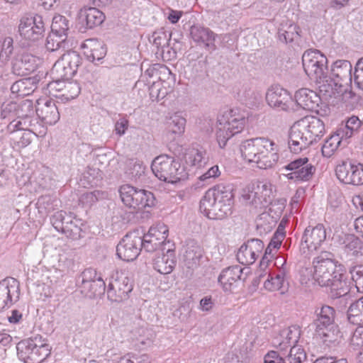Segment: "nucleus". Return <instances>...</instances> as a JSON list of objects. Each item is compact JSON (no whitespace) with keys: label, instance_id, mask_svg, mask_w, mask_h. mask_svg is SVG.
<instances>
[{"label":"nucleus","instance_id":"nucleus-10","mask_svg":"<svg viewBox=\"0 0 363 363\" xmlns=\"http://www.w3.org/2000/svg\"><path fill=\"white\" fill-rule=\"evenodd\" d=\"M118 192L123 204L135 211L155 205L154 195L149 191L124 184L120 186Z\"/></svg>","mask_w":363,"mask_h":363},{"label":"nucleus","instance_id":"nucleus-30","mask_svg":"<svg viewBox=\"0 0 363 363\" xmlns=\"http://www.w3.org/2000/svg\"><path fill=\"white\" fill-rule=\"evenodd\" d=\"M84 55L91 62L99 61L106 55L107 48L104 42L96 38H89L81 45Z\"/></svg>","mask_w":363,"mask_h":363},{"label":"nucleus","instance_id":"nucleus-46","mask_svg":"<svg viewBox=\"0 0 363 363\" xmlns=\"http://www.w3.org/2000/svg\"><path fill=\"white\" fill-rule=\"evenodd\" d=\"M13 40L11 37H6L3 41H0V63L4 65L8 62L13 54Z\"/></svg>","mask_w":363,"mask_h":363},{"label":"nucleus","instance_id":"nucleus-24","mask_svg":"<svg viewBox=\"0 0 363 363\" xmlns=\"http://www.w3.org/2000/svg\"><path fill=\"white\" fill-rule=\"evenodd\" d=\"M326 239V230L323 224L307 227L301 239V246L310 251L316 250Z\"/></svg>","mask_w":363,"mask_h":363},{"label":"nucleus","instance_id":"nucleus-9","mask_svg":"<svg viewBox=\"0 0 363 363\" xmlns=\"http://www.w3.org/2000/svg\"><path fill=\"white\" fill-rule=\"evenodd\" d=\"M151 168L160 180L172 184L184 179L186 174L180 163L167 155H160L155 157Z\"/></svg>","mask_w":363,"mask_h":363},{"label":"nucleus","instance_id":"nucleus-7","mask_svg":"<svg viewBox=\"0 0 363 363\" xmlns=\"http://www.w3.org/2000/svg\"><path fill=\"white\" fill-rule=\"evenodd\" d=\"M17 354L24 363H41L49 357L51 347L40 335L20 341L16 345Z\"/></svg>","mask_w":363,"mask_h":363},{"label":"nucleus","instance_id":"nucleus-63","mask_svg":"<svg viewBox=\"0 0 363 363\" xmlns=\"http://www.w3.org/2000/svg\"><path fill=\"white\" fill-rule=\"evenodd\" d=\"M220 174V172L219 170L218 166L214 165L211 167L206 173L203 174L199 177V179L201 181L206 182L208 184L211 182V179L219 177Z\"/></svg>","mask_w":363,"mask_h":363},{"label":"nucleus","instance_id":"nucleus-32","mask_svg":"<svg viewBox=\"0 0 363 363\" xmlns=\"http://www.w3.org/2000/svg\"><path fill=\"white\" fill-rule=\"evenodd\" d=\"M350 285L351 283L347 277L337 272L333 275L328 285L325 286L330 288V294L333 298H337L348 294L350 291Z\"/></svg>","mask_w":363,"mask_h":363},{"label":"nucleus","instance_id":"nucleus-14","mask_svg":"<svg viewBox=\"0 0 363 363\" xmlns=\"http://www.w3.org/2000/svg\"><path fill=\"white\" fill-rule=\"evenodd\" d=\"M50 221L57 231L62 233L67 238L74 240L81 238V222L71 213H67L64 211H59L52 216Z\"/></svg>","mask_w":363,"mask_h":363},{"label":"nucleus","instance_id":"nucleus-11","mask_svg":"<svg viewBox=\"0 0 363 363\" xmlns=\"http://www.w3.org/2000/svg\"><path fill=\"white\" fill-rule=\"evenodd\" d=\"M328 60L318 50H308L302 56V63L306 74L317 84H323L328 77Z\"/></svg>","mask_w":363,"mask_h":363},{"label":"nucleus","instance_id":"nucleus-2","mask_svg":"<svg viewBox=\"0 0 363 363\" xmlns=\"http://www.w3.org/2000/svg\"><path fill=\"white\" fill-rule=\"evenodd\" d=\"M325 133L323 121L313 116H305L291 127L289 147L291 152L298 153L316 143Z\"/></svg>","mask_w":363,"mask_h":363},{"label":"nucleus","instance_id":"nucleus-26","mask_svg":"<svg viewBox=\"0 0 363 363\" xmlns=\"http://www.w3.org/2000/svg\"><path fill=\"white\" fill-rule=\"evenodd\" d=\"M266 101L269 106L279 111H287L291 96L287 90L276 86L269 88L266 94Z\"/></svg>","mask_w":363,"mask_h":363},{"label":"nucleus","instance_id":"nucleus-35","mask_svg":"<svg viewBox=\"0 0 363 363\" xmlns=\"http://www.w3.org/2000/svg\"><path fill=\"white\" fill-rule=\"evenodd\" d=\"M170 250H171L169 248L168 255L162 254L161 255H157L153 260L155 269L160 274H170L176 265L177 261L175 255H173Z\"/></svg>","mask_w":363,"mask_h":363},{"label":"nucleus","instance_id":"nucleus-33","mask_svg":"<svg viewBox=\"0 0 363 363\" xmlns=\"http://www.w3.org/2000/svg\"><path fill=\"white\" fill-rule=\"evenodd\" d=\"M243 268L239 265L229 267L222 271L218 277V282L225 291H231L234 283L242 279Z\"/></svg>","mask_w":363,"mask_h":363},{"label":"nucleus","instance_id":"nucleus-29","mask_svg":"<svg viewBox=\"0 0 363 363\" xmlns=\"http://www.w3.org/2000/svg\"><path fill=\"white\" fill-rule=\"evenodd\" d=\"M190 35L192 39L205 45L211 52L216 50L215 34L202 24H193L190 28Z\"/></svg>","mask_w":363,"mask_h":363},{"label":"nucleus","instance_id":"nucleus-42","mask_svg":"<svg viewBox=\"0 0 363 363\" xmlns=\"http://www.w3.org/2000/svg\"><path fill=\"white\" fill-rule=\"evenodd\" d=\"M203 256V250L199 245L189 247L184 255V262L188 268L196 267Z\"/></svg>","mask_w":363,"mask_h":363},{"label":"nucleus","instance_id":"nucleus-36","mask_svg":"<svg viewBox=\"0 0 363 363\" xmlns=\"http://www.w3.org/2000/svg\"><path fill=\"white\" fill-rule=\"evenodd\" d=\"M20 35L30 41H35L43 38L45 33L43 24H19Z\"/></svg>","mask_w":363,"mask_h":363},{"label":"nucleus","instance_id":"nucleus-4","mask_svg":"<svg viewBox=\"0 0 363 363\" xmlns=\"http://www.w3.org/2000/svg\"><path fill=\"white\" fill-rule=\"evenodd\" d=\"M242 157L248 163L267 169L273 167L279 160V155L274 141L260 137L245 140L240 146Z\"/></svg>","mask_w":363,"mask_h":363},{"label":"nucleus","instance_id":"nucleus-54","mask_svg":"<svg viewBox=\"0 0 363 363\" xmlns=\"http://www.w3.org/2000/svg\"><path fill=\"white\" fill-rule=\"evenodd\" d=\"M148 84H152L149 90L150 96L152 101H158L165 97L167 91L161 89L160 84H157L155 81H149Z\"/></svg>","mask_w":363,"mask_h":363},{"label":"nucleus","instance_id":"nucleus-41","mask_svg":"<svg viewBox=\"0 0 363 363\" xmlns=\"http://www.w3.org/2000/svg\"><path fill=\"white\" fill-rule=\"evenodd\" d=\"M186 119L178 113L171 116L167 121V130L175 135H180L184 132Z\"/></svg>","mask_w":363,"mask_h":363},{"label":"nucleus","instance_id":"nucleus-1","mask_svg":"<svg viewBox=\"0 0 363 363\" xmlns=\"http://www.w3.org/2000/svg\"><path fill=\"white\" fill-rule=\"evenodd\" d=\"M234 204L231 185L218 184L209 189L200 201V211L210 219H223L232 214Z\"/></svg>","mask_w":363,"mask_h":363},{"label":"nucleus","instance_id":"nucleus-22","mask_svg":"<svg viewBox=\"0 0 363 363\" xmlns=\"http://www.w3.org/2000/svg\"><path fill=\"white\" fill-rule=\"evenodd\" d=\"M20 296L19 282L7 277L0 281V311L17 302Z\"/></svg>","mask_w":363,"mask_h":363},{"label":"nucleus","instance_id":"nucleus-64","mask_svg":"<svg viewBox=\"0 0 363 363\" xmlns=\"http://www.w3.org/2000/svg\"><path fill=\"white\" fill-rule=\"evenodd\" d=\"M351 343L359 347H363V326L357 327L351 338Z\"/></svg>","mask_w":363,"mask_h":363},{"label":"nucleus","instance_id":"nucleus-19","mask_svg":"<svg viewBox=\"0 0 363 363\" xmlns=\"http://www.w3.org/2000/svg\"><path fill=\"white\" fill-rule=\"evenodd\" d=\"M337 179L347 184H363V164H353L351 162H342L335 168Z\"/></svg>","mask_w":363,"mask_h":363},{"label":"nucleus","instance_id":"nucleus-47","mask_svg":"<svg viewBox=\"0 0 363 363\" xmlns=\"http://www.w3.org/2000/svg\"><path fill=\"white\" fill-rule=\"evenodd\" d=\"M285 275L286 270L279 269L275 277H272L270 279H267L264 281V288L272 291L280 290L283 286Z\"/></svg>","mask_w":363,"mask_h":363},{"label":"nucleus","instance_id":"nucleus-60","mask_svg":"<svg viewBox=\"0 0 363 363\" xmlns=\"http://www.w3.org/2000/svg\"><path fill=\"white\" fill-rule=\"evenodd\" d=\"M68 30V24H51V31L49 34L51 35L52 38L56 36L67 39Z\"/></svg>","mask_w":363,"mask_h":363},{"label":"nucleus","instance_id":"nucleus-8","mask_svg":"<svg viewBox=\"0 0 363 363\" xmlns=\"http://www.w3.org/2000/svg\"><path fill=\"white\" fill-rule=\"evenodd\" d=\"M245 117L238 109H229L218 118L216 138L220 147H224L228 140L240 133L244 128Z\"/></svg>","mask_w":363,"mask_h":363},{"label":"nucleus","instance_id":"nucleus-23","mask_svg":"<svg viewBox=\"0 0 363 363\" xmlns=\"http://www.w3.org/2000/svg\"><path fill=\"white\" fill-rule=\"evenodd\" d=\"M300 337V330L295 326L288 327L282 329L279 335H277L273 339L272 343L274 347L279 348L280 350H287L290 349V353H291V349L294 350L293 353H296L297 350L295 345L298 340Z\"/></svg>","mask_w":363,"mask_h":363},{"label":"nucleus","instance_id":"nucleus-45","mask_svg":"<svg viewBox=\"0 0 363 363\" xmlns=\"http://www.w3.org/2000/svg\"><path fill=\"white\" fill-rule=\"evenodd\" d=\"M169 72L168 68L161 64H154L150 65L142 74V78L145 79L147 84H148L149 81H155L161 79L162 72Z\"/></svg>","mask_w":363,"mask_h":363},{"label":"nucleus","instance_id":"nucleus-56","mask_svg":"<svg viewBox=\"0 0 363 363\" xmlns=\"http://www.w3.org/2000/svg\"><path fill=\"white\" fill-rule=\"evenodd\" d=\"M169 35L165 32L158 30L153 33L152 35V43L157 48V54L160 52V48H163L168 43Z\"/></svg>","mask_w":363,"mask_h":363},{"label":"nucleus","instance_id":"nucleus-28","mask_svg":"<svg viewBox=\"0 0 363 363\" xmlns=\"http://www.w3.org/2000/svg\"><path fill=\"white\" fill-rule=\"evenodd\" d=\"M295 101L303 109L319 113L320 97L313 90L303 88L296 91Z\"/></svg>","mask_w":363,"mask_h":363},{"label":"nucleus","instance_id":"nucleus-58","mask_svg":"<svg viewBox=\"0 0 363 363\" xmlns=\"http://www.w3.org/2000/svg\"><path fill=\"white\" fill-rule=\"evenodd\" d=\"M294 351L291 349V353L284 358L282 363H303L306 360V354L303 349L297 350L296 353H293Z\"/></svg>","mask_w":363,"mask_h":363},{"label":"nucleus","instance_id":"nucleus-52","mask_svg":"<svg viewBox=\"0 0 363 363\" xmlns=\"http://www.w3.org/2000/svg\"><path fill=\"white\" fill-rule=\"evenodd\" d=\"M143 247L146 252H154L159 250L162 242L153 237L148 233L142 238Z\"/></svg>","mask_w":363,"mask_h":363},{"label":"nucleus","instance_id":"nucleus-17","mask_svg":"<svg viewBox=\"0 0 363 363\" xmlns=\"http://www.w3.org/2000/svg\"><path fill=\"white\" fill-rule=\"evenodd\" d=\"M142 249V237L138 231H133L128 233L118 243L116 252L121 259L130 262L138 257Z\"/></svg>","mask_w":363,"mask_h":363},{"label":"nucleus","instance_id":"nucleus-48","mask_svg":"<svg viewBox=\"0 0 363 363\" xmlns=\"http://www.w3.org/2000/svg\"><path fill=\"white\" fill-rule=\"evenodd\" d=\"M63 92L60 94V99L62 100H71L76 98L79 92L80 87L76 82H65Z\"/></svg>","mask_w":363,"mask_h":363},{"label":"nucleus","instance_id":"nucleus-27","mask_svg":"<svg viewBox=\"0 0 363 363\" xmlns=\"http://www.w3.org/2000/svg\"><path fill=\"white\" fill-rule=\"evenodd\" d=\"M36 116L43 123L54 125L60 119V113L55 101L52 99H43L37 101Z\"/></svg>","mask_w":363,"mask_h":363},{"label":"nucleus","instance_id":"nucleus-62","mask_svg":"<svg viewBox=\"0 0 363 363\" xmlns=\"http://www.w3.org/2000/svg\"><path fill=\"white\" fill-rule=\"evenodd\" d=\"M354 82L359 89L363 90V57L359 59L356 64Z\"/></svg>","mask_w":363,"mask_h":363},{"label":"nucleus","instance_id":"nucleus-3","mask_svg":"<svg viewBox=\"0 0 363 363\" xmlns=\"http://www.w3.org/2000/svg\"><path fill=\"white\" fill-rule=\"evenodd\" d=\"M352 82V65L348 60H337L324 84L319 86L320 92L347 102L354 96L349 84Z\"/></svg>","mask_w":363,"mask_h":363},{"label":"nucleus","instance_id":"nucleus-16","mask_svg":"<svg viewBox=\"0 0 363 363\" xmlns=\"http://www.w3.org/2000/svg\"><path fill=\"white\" fill-rule=\"evenodd\" d=\"M77 282L81 293L89 298L101 295L105 291V282L101 277H97L96 272L94 269L84 270Z\"/></svg>","mask_w":363,"mask_h":363},{"label":"nucleus","instance_id":"nucleus-57","mask_svg":"<svg viewBox=\"0 0 363 363\" xmlns=\"http://www.w3.org/2000/svg\"><path fill=\"white\" fill-rule=\"evenodd\" d=\"M65 79H56L55 81L48 84V90L50 95L60 99V94L63 92L64 84Z\"/></svg>","mask_w":363,"mask_h":363},{"label":"nucleus","instance_id":"nucleus-38","mask_svg":"<svg viewBox=\"0 0 363 363\" xmlns=\"http://www.w3.org/2000/svg\"><path fill=\"white\" fill-rule=\"evenodd\" d=\"M300 32L298 24H280L277 34L280 41L288 43L298 38Z\"/></svg>","mask_w":363,"mask_h":363},{"label":"nucleus","instance_id":"nucleus-43","mask_svg":"<svg viewBox=\"0 0 363 363\" xmlns=\"http://www.w3.org/2000/svg\"><path fill=\"white\" fill-rule=\"evenodd\" d=\"M342 140V139L336 132L331 135L327 138L322 146L321 150L323 155L326 157H331L340 146Z\"/></svg>","mask_w":363,"mask_h":363},{"label":"nucleus","instance_id":"nucleus-13","mask_svg":"<svg viewBox=\"0 0 363 363\" xmlns=\"http://www.w3.org/2000/svg\"><path fill=\"white\" fill-rule=\"evenodd\" d=\"M313 264L314 269L313 277L320 286L328 285L333 275L337 273L335 271L334 255L330 252H321L313 259Z\"/></svg>","mask_w":363,"mask_h":363},{"label":"nucleus","instance_id":"nucleus-15","mask_svg":"<svg viewBox=\"0 0 363 363\" xmlns=\"http://www.w3.org/2000/svg\"><path fill=\"white\" fill-rule=\"evenodd\" d=\"M82 58L76 51H69L62 55L53 65L52 74L56 79H69L77 71Z\"/></svg>","mask_w":363,"mask_h":363},{"label":"nucleus","instance_id":"nucleus-50","mask_svg":"<svg viewBox=\"0 0 363 363\" xmlns=\"http://www.w3.org/2000/svg\"><path fill=\"white\" fill-rule=\"evenodd\" d=\"M236 257L238 261L243 265L253 264L257 259V257L253 256L252 252L249 250V248L245 244L241 245Z\"/></svg>","mask_w":363,"mask_h":363},{"label":"nucleus","instance_id":"nucleus-5","mask_svg":"<svg viewBox=\"0 0 363 363\" xmlns=\"http://www.w3.org/2000/svg\"><path fill=\"white\" fill-rule=\"evenodd\" d=\"M7 130L10 133L17 130L30 131L37 137H43L47 132L46 127L36 116V108L33 101L29 99L18 103L17 118L10 121Z\"/></svg>","mask_w":363,"mask_h":363},{"label":"nucleus","instance_id":"nucleus-55","mask_svg":"<svg viewBox=\"0 0 363 363\" xmlns=\"http://www.w3.org/2000/svg\"><path fill=\"white\" fill-rule=\"evenodd\" d=\"M148 233L157 238L159 241L164 242L168 236V229L164 224H159L151 227L148 230Z\"/></svg>","mask_w":363,"mask_h":363},{"label":"nucleus","instance_id":"nucleus-6","mask_svg":"<svg viewBox=\"0 0 363 363\" xmlns=\"http://www.w3.org/2000/svg\"><path fill=\"white\" fill-rule=\"evenodd\" d=\"M336 311L333 307L324 305L315 310L313 325L315 334L330 346L338 342L340 332L335 323Z\"/></svg>","mask_w":363,"mask_h":363},{"label":"nucleus","instance_id":"nucleus-49","mask_svg":"<svg viewBox=\"0 0 363 363\" xmlns=\"http://www.w3.org/2000/svg\"><path fill=\"white\" fill-rule=\"evenodd\" d=\"M284 237V230L281 228V225H279L265 250L266 255H271L272 253V250L279 248Z\"/></svg>","mask_w":363,"mask_h":363},{"label":"nucleus","instance_id":"nucleus-44","mask_svg":"<svg viewBox=\"0 0 363 363\" xmlns=\"http://www.w3.org/2000/svg\"><path fill=\"white\" fill-rule=\"evenodd\" d=\"M206 152L199 150L192 149L184 156L187 164L197 167H201L206 163Z\"/></svg>","mask_w":363,"mask_h":363},{"label":"nucleus","instance_id":"nucleus-18","mask_svg":"<svg viewBox=\"0 0 363 363\" xmlns=\"http://www.w3.org/2000/svg\"><path fill=\"white\" fill-rule=\"evenodd\" d=\"M284 169L290 172L286 174L289 179L309 181L315 172V167L309 162L306 157H300L286 165Z\"/></svg>","mask_w":363,"mask_h":363},{"label":"nucleus","instance_id":"nucleus-21","mask_svg":"<svg viewBox=\"0 0 363 363\" xmlns=\"http://www.w3.org/2000/svg\"><path fill=\"white\" fill-rule=\"evenodd\" d=\"M270 194L271 189L268 184L257 181L247 186L242 197L250 203L257 206L269 203Z\"/></svg>","mask_w":363,"mask_h":363},{"label":"nucleus","instance_id":"nucleus-59","mask_svg":"<svg viewBox=\"0 0 363 363\" xmlns=\"http://www.w3.org/2000/svg\"><path fill=\"white\" fill-rule=\"evenodd\" d=\"M257 258L261 255L264 249V243L259 239H250L244 243Z\"/></svg>","mask_w":363,"mask_h":363},{"label":"nucleus","instance_id":"nucleus-39","mask_svg":"<svg viewBox=\"0 0 363 363\" xmlns=\"http://www.w3.org/2000/svg\"><path fill=\"white\" fill-rule=\"evenodd\" d=\"M125 174L131 179H137L144 174L145 166L138 159L128 158L125 161Z\"/></svg>","mask_w":363,"mask_h":363},{"label":"nucleus","instance_id":"nucleus-34","mask_svg":"<svg viewBox=\"0 0 363 363\" xmlns=\"http://www.w3.org/2000/svg\"><path fill=\"white\" fill-rule=\"evenodd\" d=\"M38 79L28 77L15 82L11 86V93L14 97H23L31 94L37 88Z\"/></svg>","mask_w":363,"mask_h":363},{"label":"nucleus","instance_id":"nucleus-53","mask_svg":"<svg viewBox=\"0 0 363 363\" xmlns=\"http://www.w3.org/2000/svg\"><path fill=\"white\" fill-rule=\"evenodd\" d=\"M17 108L18 103L10 101L6 104H3L1 106V116L3 118H8L13 121L17 118Z\"/></svg>","mask_w":363,"mask_h":363},{"label":"nucleus","instance_id":"nucleus-40","mask_svg":"<svg viewBox=\"0 0 363 363\" xmlns=\"http://www.w3.org/2000/svg\"><path fill=\"white\" fill-rule=\"evenodd\" d=\"M347 319L354 325L363 324V296L350 306L347 310Z\"/></svg>","mask_w":363,"mask_h":363},{"label":"nucleus","instance_id":"nucleus-51","mask_svg":"<svg viewBox=\"0 0 363 363\" xmlns=\"http://www.w3.org/2000/svg\"><path fill=\"white\" fill-rule=\"evenodd\" d=\"M350 273L357 291L363 293V265L352 267L350 269Z\"/></svg>","mask_w":363,"mask_h":363},{"label":"nucleus","instance_id":"nucleus-37","mask_svg":"<svg viewBox=\"0 0 363 363\" xmlns=\"http://www.w3.org/2000/svg\"><path fill=\"white\" fill-rule=\"evenodd\" d=\"M105 19L104 13L94 7H84L78 13L79 23H104Z\"/></svg>","mask_w":363,"mask_h":363},{"label":"nucleus","instance_id":"nucleus-20","mask_svg":"<svg viewBox=\"0 0 363 363\" xmlns=\"http://www.w3.org/2000/svg\"><path fill=\"white\" fill-rule=\"evenodd\" d=\"M338 242L343 254L340 258L347 261L363 256V242L353 234H343L338 236Z\"/></svg>","mask_w":363,"mask_h":363},{"label":"nucleus","instance_id":"nucleus-31","mask_svg":"<svg viewBox=\"0 0 363 363\" xmlns=\"http://www.w3.org/2000/svg\"><path fill=\"white\" fill-rule=\"evenodd\" d=\"M186 67L189 69L191 77L200 75L205 72L208 66V57H203L196 48H191L186 54Z\"/></svg>","mask_w":363,"mask_h":363},{"label":"nucleus","instance_id":"nucleus-25","mask_svg":"<svg viewBox=\"0 0 363 363\" xmlns=\"http://www.w3.org/2000/svg\"><path fill=\"white\" fill-rule=\"evenodd\" d=\"M40 60L30 53H22L14 57L11 62L12 72L18 76H25L33 72Z\"/></svg>","mask_w":363,"mask_h":363},{"label":"nucleus","instance_id":"nucleus-12","mask_svg":"<svg viewBox=\"0 0 363 363\" xmlns=\"http://www.w3.org/2000/svg\"><path fill=\"white\" fill-rule=\"evenodd\" d=\"M133 284L125 272H114L111 275L107 288L108 298L112 302H122L129 298Z\"/></svg>","mask_w":363,"mask_h":363},{"label":"nucleus","instance_id":"nucleus-61","mask_svg":"<svg viewBox=\"0 0 363 363\" xmlns=\"http://www.w3.org/2000/svg\"><path fill=\"white\" fill-rule=\"evenodd\" d=\"M66 41V38H62L60 37L52 38L51 35H48L47 38L46 42V48L50 51H55L61 48L62 45L64 44Z\"/></svg>","mask_w":363,"mask_h":363}]
</instances>
